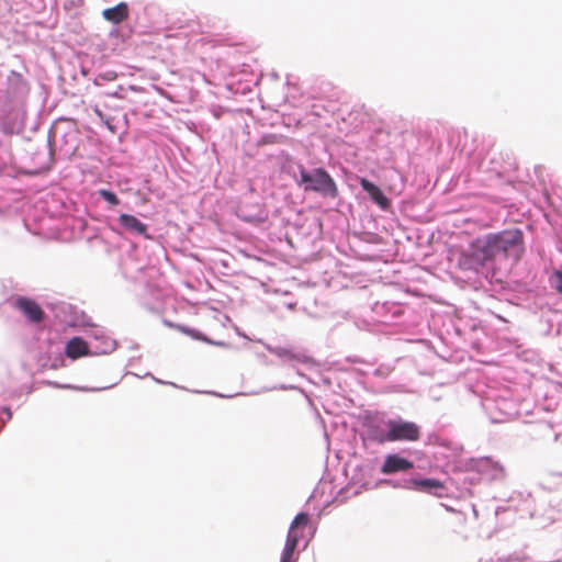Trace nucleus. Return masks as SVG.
Listing matches in <instances>:
<instances>
[{"instance_id":"obj_1","label":"nucleus","mask_w":562,"mask_h":562,"mask_svg":"<svg viewBox=\"0 0 562 562\" xmlns=\"http://www.w3.org/2000/svg\"><path fill=\"white\" fill-rule=\"evenodd\" d=\"M497 258L490 234L473 240L459 259V266L465 270L480 272L487 263Z\"/></svg>"},{"instance_id":"obj_2","label":"nucleus","mask_w":562,"mask_h":562,"mask_svg":"<svg viewBox=\"0 0 562 562\" xmlns=\"http://www.w3.org/2000/svg\"><path fill=\"white\" fill-rule=\"evenodd\" d=\"M497 257L510 258L514 262L520 260L525 247L524 235L519 229H505L497 234H490Z\"/></svg>"},{"instance_id":"obj_3","label":"nucleus","mask_w":562,"mask_h":562,"mask_svg":"<svg viewBox=\"0 0 562 562\" xmlns=\"http://www.w3.org/2000/svg\"><path fill=\"white\" fill-rule=\"evenodd\" d=\"M386 431L378 437L379 442L411 441L420 439V427L409 420L389 419L385 422Z\"/></svg>"},{"instance_id":"obj_4","label":"nucleus","mask_w":562,"mask_h":562,"mask_svg":"<svg viewBox=\"0 0 562 562\" xmlns=\"http://www.w3.org/2000/svg\"><path fill=\"white\" fill-rule=\"evenodd\" d=\"M300 177V183L305 186V191H315L331 198H335L338 193L333 178L323 168L314 169L312 172L301 168Z\"/></svg>"},{"instance_id":"obj_5","label":"nucleus","mask_w":562,"mask_h":562,"mask_svg":"<svg viewBox=\"0 0 562 562\" xmlns=\"http://www.w3.org/2000/svg\"><path fill=\"white\" fill-rule=\"evenodd\" d=\"M310 524V516L306 513H300L293 519L288 537L286 542L281 555V562H293V554L297 547L300 539V528L306 527Z\"/></svg>"},{"instance_id":"obj_6","label":"nucleus","mask_w":562,"mask_h":562,"mask_svg":"<svg viewBox=\"0 0 562 562\" xmlns=\"http://www.w3.org/2000/svg\"><path fill=\"white\" fill-rule=\"evenodd\" d=\"M14 307L18 308L30 323L38 324L45 317V312L37 302L25 296H19L14 303Z\"/></svg>"},{"instance_id":"obj_7","label":"nucleus","mask_w":562,"mask_h":562,"mask_svg":"<svg viewBox=\"0 0 562 562\" xmlns=\"http://www.w3.org/2000/svg\"><path fill=\"white\" fill-rule=\"evenodd\" d=\"M411 484L414 490L431 494L438 498L447 496L446 485L442 481L437 479H422V480H412Z\"/></svg>"},{"instance_id":"obj_8","label":"nucleus","mask_w":562,"mask_h":562,"mask_svg":"<svg viewBox=\"0 0 562 562\" xmlns=\"http://www.w3.org/2000/svg\"><path fill=\"white\" fill-rule=\"evenodd\" d=\"M413 468L414 464L409 460L400 457L398 454H390L385 458L381 472L384 474H392L396 472H405Z\"/></svg>"},{"instance_id":"obj_9","label":"nucleus","mask_w":562,"mask_h":562,"mask_svg":"<svg viewBox=\"0 0 562 562\" xmlns=\"http://www.w3.org/2000/svg\"><path fill=\"white\" fill-rule=\"evenodd\" d=\"M360 184L362 189L370 195L372 201H374L382 210H387L391 206V201L385 196V194L378 186L366 178L360 179Z\"/></svg>"},{"instance_id":"obj_10","label":"nucleus","mask_w":562,"mask_h":562,"mask_svg":"<svg viewBox=\"0 0 562 562\" xmlns=\"http://www.w3.org/2000/svg\"><path fill=\"white\" fill-rule=\"evenodd\" d=\"M102 16L113 24H120L128 18V7L125 2H120L113 8L104 9Z\"/></svg>"},{"instance_id":"obj_11","label":"nucleus","mask_w":562,"mask_h":562,"mask_svg":"<svg viewBox=\"0 0 562 562\" xmlns=\"http://www.w3.org/2000/svg\"><path fill=\"white\" fill-rule=\"evenodd\" d=\"M65 353L70 359H78L89 353V346L82 338L74 337L67 342Z\"/></svg>"},{"instance_id":"obj_12","label":"nucleus","mask_w":562,"mask_h":562,"mask_svg":"<svg viewBox=\"0 0 562 562\" xmlns=\"http://www.w3.org/2000/svg\"><path fill=\"white\" fill-rule=\"evenodd\" d=\"M120 224L130 232L137 233L139 235L146 234L147 226L142 223L137 217L130 214H121L119 217Z\"/></svg>"},{"instance_id":"obj_13","label":"nucleus","mask_w":562,"mask_h":562,"mask_svg":"<svg viewBox=\"0 0 562 562\" xmlns=\"http://www.w3.org/2000/svg\"><path fill=\"white\" fill-rule=\"evenodd\" d=\"M99 194H100V196H102L106 202H109L112 205H117L120 202L116 194L109 190L101 189L99 191Z\"/></svg>"},{"instance_id":"obj_14","label":"nucleus","mask_w":562,"mask_h":562,"mask_svg":"<svg viewBox=\"0 0 562 562\" xmlns=\"http://www.w3.org/2000/svg\"><path fill=\"white\" fill-rule=\"evenodd\" d=\"M554 278H555V289L559 293L562 294V268L554 272Z\"/></svg>"},{"instance_id":"obj_15","label":"nucleus","mask_w":562,"mask_h":562,"mask_svg":"<svg viewBox=\"0 0 562 562\" xmlns=\"http://www.w3.org/2000/svg\"><path fill=\"white\" fill-rule=\"evenodd\" d=\"M104 77H105V79H108V80H112V79H114V78H115V75H114L113 72H109V74H106Z\"/></svg>"},{"instance_id":"obj_16","label":"nucleus","mask_w":562,"mask_h":562,"mask_svg":"<svg viewBox=\"0 0 562 562\" xmlns=\"http://www.w3.org/2000/svg\"><path fill=\"white\" fill-rule=\"evenodd\" d=\"M94 112L98 114V116L102 117V112L98 108L94 109Z\"/></svg>"},{"instance_id":"obj_17","label":"nucleus","mask_w":562,"mask_h":562,"mask_svg":"<svg viewBox=\"0 0 562 562\" xmlns=\"http://www.w3.org/2000/svg\"><path fill=\"white\" fill-rule=\"evenodd\" d=\"M560 475L562 476V473Z\"/></svg>"}]
</instances>
